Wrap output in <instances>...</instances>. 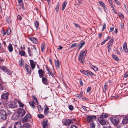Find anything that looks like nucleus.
<instances>
[{"instance_id":"nucleus-21","label":"nucleus","mask_w":128,"mask_h":128,"mask_svg":"<svg viewBox=\"0 0 128 128\" xmlns=\"http://www.w3.org/2000/svg\"><path fill=\"white\" fill-rule=\"evenodd\" d=\"M90 65L91 68L93 69L95 71H97L98 70V68L96 66H93L91 64H90Z\"/></svg>"},{"instance_id":"nucleus-42","label":"nucleus","mask_w":128,"mask_h":128,"mask_svg":"<svg viewBox=\"0 0 128 128\" xmlns=\"http://www.w3.org/2000/svg\"><path fill=\"white\" fill-rule=\"evenodd\" d=\"M30 106L33 108H35L34 106V102H29Z\"/></svg>"},{"instance_id":"nucleus-15","label":"nucleus","mask_w":128,"mask_h":128,"mask_svg":"<svg viewBox=\"0 0 128 128\" xmlns=\"http://www.w3.org/2000/svg\"><path fill=\"white\" fill-rule=\"evenodd\" d=\"M18 113H14L12 115V118L14 120H17L18 118Z\"/></svg>"},{"instance_id":"nucleus-41","label":"nucleus","mask_w":128,"mask_h":128,"mask_svg":"<svg viewBox=\"0 0 128 128\" xmlns=\"http://www.w3.org/2000/svg\"><path fill=\"white\" fill-rule=\"evenodd\" d=\"M77 45L76 43H74L72 44L70 46V48H73L75 47Z\"/></svg>"},{"instance_id":"nucleus-53","label":"nucleus","mask_w":128,"mask_h":128,"mask_svg":"<svg viewBox=\"0 0 128 128\" xmlns=\"http://www.w3.org/2000/svg\"><path fill=\"white\" fill-rule=\"evenodd\" d=\"M115 2L117 4L120 5V2L117 0H114Z\"/></svg>"},{"instance_id":"nucleus-12","label":"nucleus","mask_w":128,"mask_h":128,"mask_svg":"<svg viewBox=\"0 0 128 128\" xmlns=\"http://www.w3.org/2000/svg\"><path fill=\"white\" fill-rule=\"evenodd\" d=\"M25 68L27 70V71L28 74H30L31 73V70L30 66L27 64L25 65Z\"/></svg>"},{"instance_id":"nucleus-18","label":"nucleus","mask_w":128,"mask_h":128,"mask_svg":"<svg viewBox=\"0 0 128 128\" xmlns=\"http://www.w3.org/2000/svg\"><path fill=\"white\" fill-rule=\"evenodd\" d=\"M55 65L56 66V68L58 69L60 68V62L59 61L57 60H55Z\"/></svg>"},{"instance_id":"nucleus-11","label":"nucleus","mask_w":128,"mask_h":128,"mask_svg":"<svg viewBox=\"0 0 128 128\" xmlns=\"http://www.w3.org/2000/svg\"><path fill=\"white\" fill-rule=\"evenodd\" d=\"M22 125L20 122H17L14 124V128H21Z\"/></svg>"},{"instance_id":"nucleus-23","label":"nucleus","mask_w":128,"mask_h":128,"mask_svg":"<svg viewBox=\"0 0 128 128\" xmlns=\"http://www.w3.org/2000/svg\"><path fill=\"white\" fill-rule=\"evenodd\" d=\"M122 122L124 124L128 123V116L124 118L122 120Z\"/></svg>"},{"instance_id":"nucleus-1","label":"nucleus","mask_w":128,"mask_h":128,"mask_svg":"<svg viewBox=\"0 0 128 128\" xmlns=\"http://www.w3.org/2000/svg\"><path fill=\"white\" fill-rule=\"evenodd\" d=\"M87 52V50H85L84 52H81L78 56V60L82 64H83V62L82 60L85 58Z\"/></svg>"},{"instance_id":"nucleus-61","label":"nucleus","mask_w":128,"mask_h":128,"mask_svg":"<svg viewBox=\"0 0 128 128\" xmlns=\"http://www.w3.org/2000/svg\"><path fill=\"white\" fill-rule=\"evenodd\" d=\"M81 107L84 110V111H86L87 110L85 106H82Z\"/></svg>"},{"instance_id":"nucleus-3","label":"nucleus","mask_w":128,"mask_h":128,"mask_svg":"<svg viewBox=\"0 0 128 128\" xmlns=\"http://www.w3.org/2000/svg\"><path fill=\"white\" fill-rule=\"evenodd\" d=\"M17 112L18 115L22 117L26 113L24 109L22 108H18L17 110Z\"/></svg>"},{"instance_id":"nucleus-36","label":"nucleus","mask_w":128,"mask_h":128,"mask_svg":"<svg viewBox=\"0 0 128 128\" xmlns=\"http://www.w3.org/2000/svg\"><path fill=\"white\" fill-rule=\"evenodd\" d=\"M88 75L87 76H89V75L91 76H92L94 75V74L93 72L88 70Z\"/></svg>"},{"instance_id":"nucleus-56","label":"nucleus","mask_w":128,"mask_h":128,"mask_svg":"<svg viewBox=\"0 0 128 128\" xmlns=\"http://www.w3.org/2000/svg\"><path fill=\"white\" fill-rule=\"evenodd\" d=\"M104 11L108 13L109 11V10H108L107 8L106 7V6H105V8H104Z\"/></svg>"},{"instance_id":"nucleus-45","label":"nucleus","mask_w":128,"mask_h":128,"mask_svg":"<svg viewBox=\"0 0 128 128\" xmlns=\"http://www.w3.org/2000/svg\"><path fill=\"white\" fill-rule=\"evenodd\" d=\"M11 32V31L10 28H8L6 31V33L7 34L9 35L10 34Z\"/></svg>"},{"instance_id":"nucleus-26","label":"nucleus","mask_w":128,"mask_h":128,"mask_svg":"<svg viewBox=\"0 0 128 128\" xmlns=\"http://www.w3.org/2000/svg\"><path fill=\"white\" fill-rule=\"evenodd\" d=\"M67 4V2H64L62 5V10H64Z\"/></svg>"},{"instance_id":"nucleus-25","label":"nucleus","mask_w":128,"mask_h":128,"mask_svg":"<svg viewBox=\"0 0 128 128\" xmlns=\"http://www.w3.org/2000/svg\"><path fill=\"white\" fill-rule=\"evenodd\" d=\"M32 98L33 100L34 101V102H36L37 105L38 104V102L36 97L35 96H32Z\"/></svg>"},{"instance_id":"nucleus-54","label":"nucleus","mask_w":128,"mask_h":128,"mask_svg":"<svg viewBox=\"0 0 128 128\" xmlns=\"http://www.w3.org/2000/svg\"><path fill=\"white\" fill-rule=\"evenodd\" d=\"M106 24H104L103 25V27L102 29V31H103L104 29L106 28Z\"/></svg>"},{"instance_id":"nucleus-31","label":"nucleus","mask_w":128,"mask_h":128,"mask_svg":"<svg viewBox=\"0 0 128 128\" xmlns=\"http://www.w3.org/2000/svg\"><path fill=\"white\" fill-rule=\"evenodd\" d=\"M91 128H95V124L93 122H92L90 124Z\"/></svg>"},{"instance_id":"nucleus-28","label":"nucleus","mask_w":128,"mask_h":128,"mask_svg":"<svg viewBox=\"0 0 128 128\" xmlns=\"http://www.w3.org/2000/svg\"><path fill=\"white\" fill-rule=\"evenodd\" d=\"M45 45L43 44H42L41 45V51L44 52L45 51Z\"/></svg>"},{"instance_id":"nucleus-14","label":"nucleus","mask_w":128,"mask_h":128,"mask_svg":"<svg viewBox=\"0 0 128 128\" xmlns=\"http://www.w3.org/2000/svg\"><path fill=\"white\" fill-rule=\"evenodd\" d=\"M30 66L32 69L33 70L35 68V64L33 60H30Z\"/></svg>"},{"instance_id":"nucleus-35","label":"nucleus","mask_w":128,"mask_h":128,"mask_svg":"<svg viewBox=\"0 0 128 128\" xmlns=\"http://www.w3.org/2000/svg\"><path fill=\"white\" fill-rule=\"evenodd\" d=\"M20 54L22 56H24L25 54V53L24 51L22 50L19 52Z\"/></svg>"},{"instance_id":"nucleus-16","label":"nucleus","mask_w":128,"mask_h":128,"mask_svg":"<svg viewBox=\"0 0 128 128\" xmlns=\"http://www.w3.org/2000/svg\"><path fill=\"white\" fill-rule=\"evenodd\" d=\"M29 39L34 43L36 44L38 43V41L36 38L34 37L29 38Z\"/></svg>"},{"instance_id":"nucleus-6","label":"nucleus","mask_w":128,"mask_h":128,"mask_svg":"<svg viewBox=\"0 0 128 128\" xmlns=\"http://www.w3.org/2000/svg\"><path fill=\"white\" fill-rule=\"evenodd\" d=\"M110 120L111 122L114 125L117 124L118 123V118L117 117H113L111 118L110 119Z\"/></svg>"},{"instance_id":"nucleus-8","label":"nucleus","mask_w":128,"mask_h":128,"mask_svg":"<svg viewBox=\"0 0 128 128\" xmlns=\"http://www.w3.org/2000/svg\"><path fill=\"white\" fill-rule=\"evenodd\" d=\"M98 120L99 123L102 125H104L106 124V122L104 119L98 118Z\"/></svg>"},{"instance_id":"nucleus-32","label":"nucleus","mask_w":128,"mask_h":128,"mask_svg":"<svg viewBox=\"0 0 128 128\" xmlns=\"http://www.w3.org/2000/svg\"><path fill=\"white\" fill-rule=\"evenodd\" d=\"M0 68L4 72H6L7 69L6 67L4 66H0Z\"/></svg>"},{"instance_id":"nucleus-60","label":"nucleus","mask_w":128,"mask_h":128,"mask_svg":"<svg viewBox=\"0 0 128 128\" xmlns=\"http://www.w3.org/2000/svg\"><path fill=\"white\" fill-rule=\"evenodd\" d=\"M108 85L107 84V83H105L104 87V88L105 89V90H106V87Z\"/></svg>"},{"instance_id":"nucleus-29","label":"nucleus","mask_w":128,"mask_h":128,"mask_svg":"<svg viewBox=\"0 0 128 128\" xmlns=\"http://www.w3.org/2000/svg\"><path fill=\"white\" fill-rule=\"evenodd\" d=\"M30 125L28 123H26L24 124L22 128H29Z\"/></svg>"},{"instance_id":"nucleus-10","label":"nucleus","mask_w":128,"mask_h":128,"mask_svg":"<svg viewBox=\"0 0 128 128\" xmlns=\"http://www.w3.org/2000/svg\"><path fill=\"white\" fill-rule=\"evenodd\" d=\"M108 115L106 113H102L101 114L98 118L104 119L106 118L108 116Z\"/></svg>"},{"instance_id":"nucleus-7","label":"nucleus","mask_w":128,"mask_h":128,"mask_svg":"<svg viewBox=\"0 0 128 128\" xmlns=\"http://www.w3.org/2000/svg\"><path fill=\"white\" fill-rule=\"evenodd\" d=\"M8 92L4 93L1 95V98L2 99L7 100L8 99Z\"/></svg>"},{"instance_id":"nucleus-5","label":"nucleus","mask_w":128,"mask_h":128,"mask_svg":"<svg viewBox=\"0 0 128 128\" xmlns=\"http://www.w3.org/2000/svg\"><path fill=\"white\" fill-rule=\"evenodd\" d=\"M96 116H88L86 118L87 121L88 122H91L96 119Z\"/></svg>"},{"instance_id":"nucleus-49","label":"nucleus","mask_w":128,"mask_h":128,"mask_svg":"<svg viewBox=\"0 0 128 128\" xmlns=\"http://www.w3.org/2000/svg\"><path fill=\"white\" fill-rule=\"evenodd\" d=\"M1 33L3 36H4L6 34V32L5 31L2 30L1 32Z\"/></svg>"},{"instance_id":"nucleus-50","label":"nucleus","mask_w":128,"mask_h":128,"mask_svg":"<svg viewBox=\"0 0 128 128\" xmlns=\"http://www.w3.org/2000/svg\"><path fill=\"white\" fill-rule=\"evenodd\" d=\"M68 108L70 110H72L73 109V107L72 105H70L68 106Z\"/></svg>"},{"instance_id":"nucleus-43","label":"nucleus","mask_w":128,"mask_h":128,"mask_svg":"<svg viewBox=\"0 0 128 128\" xmlns=\"http://www.w3.org/2000/svg\"><path fill=\"white\" fill-rule=\"evenodd\" d=\"M18 103L19 106L20 107L23 108L24 106V104H23L20 101H18Z\"/></svg>"},{"instance_id":"nucleus-13","label":"nucleus","mask_w":128,"mask_h":128,"mask_svg":"<svg viewBox=\"0 0 128 128\" xmlns=\"http://www.w3.org/2000/svg\"><path fill=\"white\" fill-rule=\"evenodd\" d=\"M16 106V103L15 102H13L10 104L9 106V108H13Z\"/></svg>"},{"instance_id":"nucleus-44","label":"nucleus","mask_w":128,"mask_h":128,"mask_svg":"<svg viewBox=\"0 0 128 128\" xmlns=\"http://www.w3.org/2000/svg\"><path fill=\"white\" fill-rule=\"evenodd\" d=\"M112 56L115 60H118L119 59L118 58L117 56L114 55V54L112 55Z\"/></svg>"},{"instance_id":"nucleus-52","label":"nucleus","mask_w":128,"mask_h":128,"mask_svg":"<svg viewBox=\"0 0 128 128\" xmlns=\"http://www.w3.org/2000/svg\"><path fill=\"white\" fill-rule=\"evenodd\" d=\"M46 69L47 70L48 72L51 70L50 68L47 65L46 66Z\"/></svg>"},{"instance_id":"nucleus-27","label":"nucleus","mask_w":128,"mask_h":128,"mask_svg":"<svg viewBox=\"0 0 128 128\" xmlns=\"http://www.w3.org/2000/svg\"><path fill=\"white\" fill-rule=\"evenodd\" d=\"M85 42H81L79 45L78 50H79L85 44Z\"/></svg>"},{"instance_id":"nucleus-55","label":"nucleus","mask_w":128,"mask_h":128,"mask_svg":"<svg viewBox=\"0 0 128 128\" xmlns=\"http://www.w3.org/2000/svg\"><path fill=\"white\" fill-rule=\"evenodd\" d=\"M123 49L124 50L125 52H128V50L127 48V47L124 48Z\"/></svg>"},{"instance_id":"nucleus-64","label":"nucleus","mask_w":128,"mask_h":128,"mask_svg":"<svg viewBox=\"0 0 128 128\" xmlns=\"http://www.w3.org/2000/svg\"><path fill=\"white\" fill-rule=\"evenodd\" d=\"M91 90V88L90 87H88L87 90V92H89Z\"/></svg>"},{"instance_id":"nucleus-9","label":"nucleus","mask_w":128,"mask_h":128,"mask_svg":"<svg viewBox=\"0 0 128 128\" xmlns=\"http://www.w3.org/2000/svg\"><path fill=\"white\" fill-rule=\"evenodd\" d=\"M38 72L40 78H42L44 76V70L42 69H41L39 70Z\"/></svg>"},{"instance_id":"nucleus-4","label":"nucleus","mask_w":128,"mask_h":128,"mask_svg":"<svg viewBox=\"0 0 128 128\" xmlns=\"http://www.w3.org/2000/svg\"><path fill=\"white\" fill-rule=\"evenodd\" d=\"M31 118L30 115V114H27L22 118V121L23 122H24L29 121Z\"/></svg>"},{"instance_id":"nucleus-47","label":"nucleus","mask_w":128,"mask_h":128,"mask_svg":"<svg viewBox=\"0 0 128 128\" xmlns=\"http://www.w3.org/2000/svg\"><path fill=\"white\" fill-rule=\"evenodd\" d=\"M38 116L40 118H42L44 117V116L42 114H38Z\"/></svg>"},{"instance_id":"nucleus-22","label":"nucleus","mask_w":128,"mask_h":128,"mask_svg":"<svg viewBox=\"0 0 128 128\" xmlns=\"http://www.w3.org/2000/svg\"><path fill=\"white\" fill-rule=\"evenodd\" d=\"M45 109L44 110V114L46 115H47L48 113V112L49 108L46 105V106L44 107Z\"/></svg>"},{"instance_id":"nucleus-58","label":"nucleus","mask_w":128,"mask_h":128,"mask_svg":"<svg viewBox=\"0 0 128 128\" xmlns=\"http://www.w3.org/2000/svg\"><path fill=\"white\" fill-rule=\"evenodd\" d=\"M127 47V43L126 42H125L123 45V48Z\"/></svg>"},{"instance_id":"nucleus-20","label":"nucleus","mask_w":128,"mask_h":128,"mask_svg":"<svg viewBox=\"0 0 128 128\" xmlns=\"http://www.w3.org/2000/svg\"><path fill=\"white\" fill-rule=\"evenodd\" d=\"M42 81L43 83L45 84H48L47 79L44 77H42Z\"/></svg>"},{"instance_id":"nucleus-46","label":"nucleus","mask_w":128,"mask_h":128,"mask_svg":"<svg viewBox=\"0 0 128 128\" xmlns=\"http://www.w3.org/2000/svg\"><path fill=\"white\" fill-rule=\"evenodd\" d=\"M114 41V39L111 38L108 42V44L112 45Z\"/></svg>"},{"instance_id":"nucleus-33","label":"nucleus","mask_w":128,"mask_h":128,"mask_svg":"<svg viewBox=\"0 0 128 128\" xmlns=\"http://www.w3.org/2000/svg\"><path fill=\"white\" fill-rule=\"evenodd\" d=\"M47 122L46 121H44L42 123L43 127V128H46L47 125Z\"/></svg>"},{"instance_id":"nucleus-63","label":"nucleus","mask_w":128,"mask_h":128,"mask_svg":"<svg viewBox=\"0 0 128 128\" xmlns=\"http://www.w3.org/2000/svg\"><path fill=\"white\" fill-rule=\"evenodd\" d=\"M79 82L81 86H82L83 85V83L81 79L80 80Z\"/></svg>"},{"instance_id":"nucleus-2","label":"nucleus","mask_w":128,"mask_h":128,"mask_svg":"<svg viewBox=\"0 0 128 128\" xmlns=\"http://www.w3.org/2000/svg\"><path fill=\"white\" fill-rule=\"evenodd\" d=\"M0 116L2 119L6 120L8 116V114L6 111L3 110H0Z\"/></svg>"},{"instance_id":"nucleus-62","label":"nucleus","mask_w":128,"mask_h":128,"mask_svg":"<svg viewBox=\"0 0 128 128\" xmlns=\"http://www.w3.org/2000/svg\"><path fill=\"white\" fill-rule=\"evenodd\" d=\"M70 128H78L77 127L74 125H72L71 126Z\"/></svg>"},{"instance_id":"nucleus-39","label":"nucleus","mask_w":128,"mask_h":128,"mask_svg":"<svg viewBox=\"0 0 128 128\" xmlns=\"http://www.w3.org/2000/svg\"><path fill=\"white\" fill-rule=\"evenodd\" d=\"M18 3H20L22 4V8L23 9H24V5L23 4V1L22 0H18Z\"/></svg>"},{"instance_id":"nucleus-24","label":"nucleus","mask_w":128,"mask_h":128,"mask_svg":"<svg viewBox=\"0 0 128 128\" xmlns=\"http://www.w3.org/2000/svg\"><path fill=\"white\" fill-rule=\"evenodd\" d=\"M28 51L29 56H32L34 52H33L32 51L31 52L29 47H28Z\"/></svg>"},{"instance_id":"nucleus-30","label":"nucleus","mask_w":128,"mask_h":128,"mask_svg":"<svg viewBox=\"0 0 128 128\" xmlns=\"http://www.w3.org/2000/svg\"><path fill=\"white\" fill-rule=\"evenodd\" d=\"M88 70H80V72L82 74H84L86 76L88 75Z\"/></svg>"},{"instance_id":"nucleus-38","label":"nucleus","mask_w":128,"mask_h":128,"mask_svg":"<svg viewBox=\"0 0 128 128\" xmlns=\"http://www.w3.org/2000/svg\"><path fill=\"white\" fill-rule=\"evenodd\" d=\"M60 3L59 2H58L57 3V5L56 8V10L57 12H58L59 10V7Z\"/></svg>"},{"instance_id":"nucleus-48","label":"nucleus","mask_w":128,"mask_h":128,"mask_svg":"<svg viewBox=\"0 0 128 128\" xmlns=\"http://www.w3.org/2000/svg\"><path fill=\"white\" fill-rule=\"evenodd\" d=\"M6 72V73L8 74L9 75H11V72L8 69V68L7 69V70Z\"/></svg>"},{"instance_id":"nucleus-57","label":"nucleus","mask_w":128,"mask_h":128,"mask_svg":"<svg viewBox=\"0 0 128 128\" xmlns=\"http://www.w3.org/2000/svg\"><path fill=\"white\" fill-rule=\"evenodd\" d=\"M82 96L80 94H77L76 96V97L79 98H81Z\"/></svg>"},{"instance_id":"nucleus-17","label":"nucleus","mask_w":128,"mask_h":128,"mask_svg":"<svg viewBox=\"0 0 128 128\" xmlns=\"http://www.w3.org/2000/svg\"><path fill=\"white\" fill-rule=\"evenodd\" d=\"M8 48L10 52H11L13 51V46L10 43L9 44L8 46Z\"/></svg>"},{"instance_id":"nucleus-34","label":"nucleus","mask_w":128,"mask_h":128,"mask_svg":"<svg viewBox=\"0 0 128 128\" xmlns=\"http://www.w3.org/2000/svg\"><path fill=\"white\" fill-rule=\"evenodd\" d=\"M98 3L100 6L103 7L104 8H105V6H106V5L102 2L101 1H99L98 2Z\"/></svg>"},{"instance_id":"nucleus-59","label":"nucleus","mask_w":128,"mask_h":128,"mask_svg":"<svg viewBox=\"0 0 128 128\" xmlns=\"http://www.w3.org/2000/svg\"><path fill=\"white\" fill-rule=\"evenodd\" d=\"M17 18L19 20H20L22 19V17L20 15H18Z\"/></svg>"},{"instance_id":"nucleus-51","label":"nucleus","mask_w":128,"mask_h":128,"mask_svg":"<svg viewBox=\"0 0 128 128\" xmlns=\"http://www.w3.org/2000/svg\"><path fill=\"white\" fill-rule=\"evenodd\" d=\"M6 22H8V23H10V19L8 17H7L6 18Z\"/></svg>"},{"instance_id":"nucleus-37","label":"nucleus","mask_w":128,"mask_h":128,"mask_svg":"<svg viewBox=\"0 0 128 128\" xmlns=\"http://www.w3.org/2000/svg\"><path fill=\"white\" fill-rule=\"evenodd\" d=\"M34 24L37 30L39 26V23L38 21H36L34 22Z\"/></svg>"},{"instance_id":"nucleus-40","label":"nucleus","mask_w":128,"mask_h":128,"mask_svg":"<svg viewBox=\"0 0 128 128\" xmlns=\"http://www.w3.org/2000/svg\"><path fill=\"white\" fill-rule=\"evenodd\" d=\"M37 108L38 109V110L39 112H40L42 111V109L41 106L40 105H38V106Z\"/></svg>"},{"instance_id":"nucleus-19","label":"nucleus","mask_w":128,"mask_h":128,"mask_svg":"<svg viewBox=\"0 0 128 128\" xmlns=\"http://www.w3.org/2000/svg\"><path fill=\"white\" fill-rule=\"evenodd\" d=\"M72 122V120H68L64 122V124L66 126H68Z\"/></svg>"}]
</instances>
